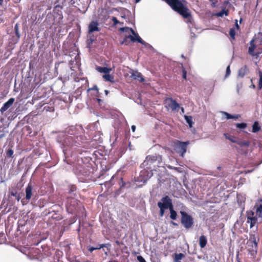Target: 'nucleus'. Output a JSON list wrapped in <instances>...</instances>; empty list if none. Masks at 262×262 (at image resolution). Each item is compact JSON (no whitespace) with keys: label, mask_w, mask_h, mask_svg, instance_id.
Here are the masks:
<instances>
[{"label":"nucleus","mask_w":262,"mask_h":262,"mask_svg":"<svg viewBox=\"0 0 262 262\" xmlns=\"http://www.w3.org/2000/svg\"><path fill=\"white\" fill-rule=\"evenodd\" d=\"M162 157L160 155L147 156L141 165L145 170L141 172L140 176L141 178L139 181L145 183L152 177V171L156 170L158 167L162 166Z\"/></svg>","instance_id":"f257e3e1"},{"label":"nucleus","mask_w":262,"mask_h":262,"mask_svg":"<svg viewBox=\"0 0 262 262\" xmlns=\"http://www.w3.org/2000/svg\"><path fill=\"white\" fill-rule=\"evenodd\" d=\"M165 1L174 11L178 12L184 18L191 16L187 7V2L185 0H163Z\"/></svg>","instance_id":"f03ea898"},{"label":"nucleus","mask_w":262,"mask_h":262,"mask_svg":"<svg viewBox=\"0 0 262 262\" xmlns=\"http://www.w3.org/2000/svg\"><path fill=\"white\" fill-rule=\"evenodd\" d=\"M258 242L259 238L256 234H253L250 235L249 239L247 242L248 250L252 256L255 255L257 252Z\"/></svg>","instance_id":"7ed1b4c3"},{"label":"nucleus","mask_w":262,"mask_h":262,"mask_svg":"<svg viewBox=\"0 0 262 262\" xmlns=\"http://www.w3.org/2000/svg\"><path fill=\"white\" fill-rule=\"evenodd\" d=\"M79 138H80L79 136L75 137L72 136H67L63 141V145L64 146V148L63 151L64 152L68 150L67 147H73L74 146H77L79 144Z\"/></svg>","instance_id":"20e7f679"},{"label":"nucleus","mask_w":262,"mask_h":262,"mask_svg":"<svg viewBox=\"0 0 262 262\" xmlns=\"http://www.w3.org/2000/svg\"><path fill=\"white\" fill-rule=\"evenodd\" d=\"M189 144V141L181 142L177 140L173 142L174 149L181 157H183L186 152L187 146Z\"/></svg>","instance_id":"39448f33"},{"label":"nucleus","mask_w":262,"mask_h":262,"mask_svg":"<svg viewBox=\"0 0 262 262\" xmlns=\"http://www.w3.org/2000/svg\"><path fill=\"white\" fill-rule=\"evenodd\" d=\"M181 223L186 229L191 228L193 224V219L185 211H181Z\"/></svg>","instance_id":"423d86ee"},{"label":"nucleus","mask_w":262,"mask_h":262,"mask_svg":"<svg viewBox=\"0 0 262 262\" xmlns=\"http://www.w3.org/2000/svg\"><path fill=\"white\" fill-rule=\"evenodd\" d=\"M165 107L167 110L172 111H178L180 108V105L176 101L171 98H167L165 100Z\"/></svg>","instance_id":"0eeeda50"},{"label":"nucleus","mask_w":262,"mask_h":262,"mask_svg":"<svg viewBox=\"0 0 262 262\" xmlns=\"http://www.w3.org/2000/svg\"><path fill=\"white\" fill-rule=\"evenodd\" d=\"M161 201L162 202H160L158 203V207L161 206L166 209H170L173 207L171 200L168 196H165L162 198Z\"/></svg>","instance_id":"6e6552de"},{"label":"nucleus","mask_w":262,"mask_h":262,"mask_svg":"<svg viewBox=\"0 0 262 262\" xmlns=\"http://www.w3.org/2000/svg\"><path fill=\"white\" fill-rule=\"evenodd\" d=\"M82 128L81 126H72L69 127V128L67 130V133L68 134L70 135V136H72L76 137L77 136H79L78 134L80 132H81Z\"/></svg>","instance_id":"1a4fd4ad"},{"label":"nucleus","mask_w":262,"mask_h":262,"mask_svg":"<svg viewBox=\"0 0 262 262\" xmlns=\"http://www.w3.org/2000/svg\"><path fill=\"white\" fill-rule=\"evenodd\" d=\"M134 35L135 36L136 38L131 35H129L127 37L128 38H129L133 42H135L137 41L138 42L144 45L147 48H152L151 46H150L149 44L145 42L144 40H143L142 38L138 34L136 33V35Z\"/></svg>","instance_id":"9d476101"},{"label":"nucleus","mask_w":262,"mask_h":262,"mask_svg":"<svg viewBox=\"0 0 262 262\" xmlns=\"http://www.w3.org/2000/svg\"><path fill=\"white\" fill-rule=\"evenodd\" d=\"M99 23L97 21H92L88 27L89 34H92L94 32L99 31L100 29L98 27Z\"/></svg>","instance_id":"9b49d317"},{"label":"nucleus","mask_w":262,"mask_h":262,"mask_svg":"<svg viewBox=\"0 0 262 262\" xmlns=\"http://www.w3.org/2000/svg\"><path fill=\"white\" fill-rule=\"evenodd\" d=\"M15 99L14 98H10L6 102H5L0 109L2 114L8 110L14 103Z\"/></svg>","instance_id":"f8f14e48"},{"label":"nucleus","mask_w":262,"mask_h":262,"mask_svg":"<svg viewBox=\"0 0 262 262\" xmlns=\"http://www.w3.org/2000/svg\"><path fill=\"white\" fill-rule=\"evenodd\" d=\"M254 41H255L254 39H252L250 41V47H249V49H248V53L252 56L258 57L259 56V54L261 53V52L254 53V51L256 48V45L254 43Z\"/></svg>","instance_id":"ddd939ff"},{"label":"nucleus","mask_w":262,"mask_h":262,"mask_svg":"<svg viewBox=\"0 0 262 262\" xmlns=\"http://www.w3.org/2000/svg\"><path fill=\"white\" fill-rule=\"evenodd\" d=\"M33 186L31 183H29L25 189L26 199L27 200H30L32 195Z\"/></svg>","instance_id":"4468645a"},{"label":"nucleus","mask_w":262,"mask_h":262,"mask_svg":"<svg viewBox=\"0 0 262 262\" xmlns=\"http://www.w3.org/2000/svg\"><path fill=\"white\" fill-rule=\"evenodd\" d=\"M248 221L247 223H250V228H252L254 226H255L256 224H258L259 223H261V222H259V219L255 216H250L249 215L248 217Z\"/></svg>","instance_id":"2eb2a0df"},{"label":"nucleus","mask_w":262,"mask_h":262,"mask_svg":"<svg viewBox=\"0 0 262 262\" xmlns=\"http://www.w3.org/2000/svg\"><path fill=\"white\" fill-rule=\"evenodd\" d=\"M131 77L135 80H138L141 82L144 80V78L142 77L141 74L136 71H133L131 73Z\"/></svg>","instance_id":"dca6fc26"},{"label":"nucleus","mask_w":262,"mask_h":262,"mask_svg":"<svg viewBox=\"0 0 262 262\" xmlns=\"http://www.w3.org/2000/svg\"><path fill=\"white\" fill-rule=\"evenodd\" d=\"M242 148H247L250 145V142L248 141L241 140L237 139V142H236Z\"/></svg>","instance_id":"f3484780"},{"label":"nucleus","mask_w":262,"mask_h":262,"mask_svg":"<svg viewBox=\"0 0 262 262\" xmlns=\"http://www.w3.org/2000/svg\"><path fill=\"white\" fill-rule=\"evenodd\" d=\"M76 190V187L74 186H72L70 187V190L69 191V193L70 195L68 196V198H72L74 199L77 196L76 193L75 192Z\"/></svg>","instance_id":"a211bd4d"},{"label":"nucleus","mask_w":262,"mask_h":262,"mask_svg":"<svg viewBox=\"0 0 262 262\" xmlns=\"http://www.w3.org/2000/svg\"><path fill=\"white\" fill-rule=\"evenodd\" d=\"M248 70L247 66H244L241 68L238 72V77H243L245 75L248 73Z\"/></svg>","instance_id":"6ab92c4d"},{"label":"nucleus","mask_w":262,"mask_h":262,"mask_svg":"<svg viewBox=\"0 0 262 262\" xmlns=\"http://www.w3.org/2000/svg\"><path fill=\"white\" fill-rule=\"evenodd\" d=\"M207 238L204 235H201L199 238V245L201 248H204L207 244Z\"/></svg>","instance_id":"aec40b11"},{"label":"nucleus","mask_w":262,"mask_h":262,"mask_svg":"<svg viewBox=\"0 0 262 262\" xmlns=\"http://www.w3.org/2000/svg\"><path fill=\"white\" fill-rule=\"evenodd\" d=\"M96 70L100 73H104L105 74L107 73H110L111 71V68H107V67H97Z\"/></svg>","instance_id":"412c9836"},{"label":"nucleus","mask_w":262,"mask_h":262,"mask_svg":"<svg viewBox=\"0 0 262 262\" xmlns=\"http://www.w3.org/2000/svg\"><path fill=\"white\" fill-rule=\"evenodd\" d=\"M260 129H261V127L259 126L258 122H257V121L254 122V123H253V124L252 125V132L253 133H255L259 132L260 130Z\"/></svg>","instance_id":"4be33fe9"},{"label":"nucleus","mask_w":262,"mask_h":262,"mask_svg":"<svg viewBox=\"0 0 262 262\" xmlns=\"http://www.w3.org/2000/svg\"><path fill=\"white\" fill-rule=\"evenodd\" d=\"M103 78L107 81H110L111 82H114V76L110 74V73H107L103 75Z\"/></svg>","instance_id":"5701e85b"},{"label":"nucleus","mask_w":262,"mask_h":262,"mask_svg":"<svg viewBox=\"0 0 262 262\" xmlns=\"http://www.w3.org/2000/svg\"><path fill=\"white\" fill-rule=\"evenodd\" d=\"M255 40L256 41L257 46H262V33H259L258 34L257 37L256 38ZM261 53H262V49H261Z\"/></svg>","instance_id":"b1692460"},{"label":"nucleus","mask_w":262,"mask_h":262,"mask_svg":"<svg viewBox=\"0 0 262 262\" xmlns=\"http://www.w3.org/2000/svg\"><path fill=\"white\" fill-rule=\"evenodd\" d=\"M224 135L226 139L230 140L231 142L235 143L236 142H237V139L236 137L231 136L228 134L225 133Z\"/></svg>","instance_id":"393cba45"},{"label":"nucleus","mask_w":262,"mask_h":262,"mask_svg":"<svg viewBox=\"0 0 262 262\" xmlns=\"http://www.w3.org/2000/svg\"><path fill=\"white\" fill-rule=\"evenodd\" d=\"M184 118L186 122L189 124L190 127L192 126V124H193V122L192 120V117L190 116H184Z\"/></svg>","instance_id":"a878e982"},{"label":"nucleus","mask_w":262,"mask_h":262,"mask_svg":"<svg viewBox=\"0 0 262 262\" xmlns=\"http://www.w3.org/2000/svg\"><path fill=\"white\" fill-rule=\"evenodd\" d=\"M228 14H229L228 10H227L225 9H224L221 11L217 13L216 14V15L219 17H223L224 15L226 16L228 15Z\"/></svg>","instance_id":"bb28decb"},{"label":"nucleus","mask_w":262,"mask_h":262,"mask_svg":"<svg viewBox=\"0 0 262 262\" xmlns=\"http://www.w3.org/2000/svg\"><path fill=\"white\" fill-rule=\"evenodd\" d=\"M120 30L123 32H130L133 35H136V33L132 28L128 27L121 28Z\"/></svg>","instance_id":"cd10ccee"},{"label":"nucleus","mask_w":262,"mask_h":262,"mask_svg":"<svg viewBox=\"0 0 262 262\" xmlns=\"http://www.w3.org/2000/svg\"><path fill=\"white\" fill-rule=\"evenodd\" d=\"M170 219L173 220H176L177 218V214L176 211H175L173 209V207L171 208H170Z\"/></svg>","instance_id":"c85d7f7f"},{"label":"nucleus","mask_w":262,"mask_h":262,"mask_svg":"<svg viewBox=\"0 0 262 262\" xmlns=\"http://www.w3.org/2000/svg\"><path fill=\"white\" fill-rule=\"evenodd\" d=\"M258 76L259 77L258 86L260 89H261L262 88V71H261L260 70L258 71Z\"/></svg>","instance_id":"c756f323"},{"label":"nucleus","mask_w":262,"mask_h":262,"mask_svg":"<svg viewBox=\"0 0 262 262\" xmlns=\"http://www.w3.org/2000/svg\"><path fill=\"white\" fill-rule=\"evenodd\" d=\"M256 211H262V200L259 203H257L255 205Z\"/></svg>","instance_id":"7c9ffc66"},{"label":"nucleus","mask_w":262,"mask_h":262,"mask_svg":"<svg viewBox=\"0 0 262 262\" xmlns=\"http://www.w3.org/2000/svg\"><path fill=\"white\" fill-rule=\"evenodd\" d=\"M235 126L239 129H245L246 128L247 124L246 123H236Z\"/></svg>","instance_id":"2f4dec72"},{"label":"nucleus","mask_w":262,"mask_h":262,"mask_svg":"<svg viewBox=\"0 0 262 262\" xmlns=\"http://www.w3.org/2000/svg\"><path fill=\"white\" fill-rule=\"evenodd\" d=\"M256 216L259 219V222H262V211H256Z\"/></svg>","instance_id":"473e14b6"},{"label":"nucleus","mask_w":262,"mask_h":262,"mask_svg":"<svg viewBox=\"0 0 262 262\" xmlns=\"http://www.w3.org/2000/svg\"><path fill=\"white\" fill-rule=\"evenodd\" d=\"M229 34L231 36V37L234 39L235 38V31L233 28H231L229 31Z\"/></svg>","instance_id":"72a5a7b5"},{"label":"nucleus","mask_w":262,"mask_h":262,"mask_svg":"<svg viewBox=\"0 0 262 262\" xmlns=\"http://www.w3.org/2000/svg\"><path fill=\"white\" fill-rule=\"evenodd\" d=\"M14 29H15L16 35L17 36V37L18 38H19L20 37V34H19V31H18V25L17 24H16L15 25Z\"/></svg>","instance_id":"f704fd0d"},{"label":"nucleus","mask_w":262,"mask_h":262,"mask_svg":"<svg viewBox=\"0 0 262 262\" xmlns=\"http://www.w3.org/2000/svg\"><path fill=\"white\" fill-rule=\"evenodd\" d=\"M13 154V150L11 149H9L7 152L6 155L9 157H11Z\"/></svg>","instance_id":"c9c22d12"},{"label":"nucleus","mask_w":262,"mask_h":262,"mask_svg":"<svg viewBox=\"0 0 262 262\" xmlns=\"http://www.w3.org/2000/svg\"><path fill=\"white\" fill-rule=\"evenodd\" d=\"M222 114L224 115L227 119H230L231 117V115L226 112H222Z\"/></svg>","instance_id":"e433bc0d"},{"label":"nucleus","mask_w":262,"mask_h":262,"mask_svg":"<svg viewBox=\"0 0 262 262\" xmlns=\"http://www.w3.org/2000/svg\"><path fill=\"white\" fill-rule=\"evenodd\" d=\"M160 208V215L161 216H163L165 210L166 209V208H164L162 207H159Z\"/></svg>","instance_id":"4c0bfd02"},{"label":"nucleus","mask_w":262,"mask_h":262,"mask_svg":"<svg viewBox=\"0 0 262 262\" xmlns=\"http://www.w3.org/2000/svg\"><path fill=\"white\" fill-rule=\"evenodd\" d=\"M137 259L139 262H146L145 259L141 255L137 256Z\"/></svg>","instance_id":"58836bf2"},{"label":"nucleus","mask_w":262,"mask_h":262,"mask_svg":"<svg viewBox=\"0 0 262 262\" xmlns=\"http://www.w3.org/2000/svg\"><path fill=\"white\" fill-rule=\"evenodd\" d=\"M230 73H231V71H230V66H228L226 69L225 77H227L228 76H229V75L230 74Z\"/></svg>","instance_id":"ea45409f"},{"label":"nucleus","mask_w":262,"mask_h":262,"mask_svg":"<svg viewBox=\"0 0 262 262\" xmlns=\"http://www.w3.org/2000/svg\"><path fill=\"white\" fill-rule=\"evenodd\" d=\"M112 20L114 22V25L115 26L120 23V22L117 20V18L115 17H113L112 18Z\"/></svg>","instance_id":"a19ab883"},{"label":"nucleus","mask_w":262,"mask_h":262,"mask_svg":"<svg viewBox=\"0 0 262 262\" xmlns=\"http://www.w3.org/2000/svg\"><path fill=\"white\" fill-rule=\"evenodd\" d=\"M107 244H101L99 245L98 246L95 247V250L100 249L101 248L106 247Z\"/></svg>","instance_id":"79ce46f5"},{"label":"nucleus","mask_w":262,"mask_h":262,"mask_svg":"<svg viewBox=\"0 0 262 262\" xmlns=\"http://www.w3.org/2000/svg\"><path fill=\"white\" fill-rule=\"evenodd\" d=\"M182 73H183V75H182L183 78L186 80L187 72L184 69H183Z\"/></svg>","instance_id":"37998d69"},{"label":"nucleus","mask_w":262,"mask_h":262,"mask_svg":"<svg viewBox=\"0 0 262 262\" xmlns=\"http://www.w3.org/2000/svg\"><path fill=\"white\" fill-rule=\"evenodd\" d=\"M240 117H241L240 115H238V114H237L235 115H231V119H233L236 120V119H238Z\"/></svg>","instance_id":"c03bdc74"},{"label":"nucleus","mask_w":262,"mask_h":262,"mask_svg":"<svg viewBox=\"0 0 262 262\" xmlns=\"http://www.w3.org/2000/svg\"><path fill=\"white\" fill-rule=\"evenodd\" d=\"M247 217H248V215H249L250 216H253L254 212L252 211H248L247 212Z\"/></svg>","instance_id":"a18cd8bd"},{"label":"nucleus","mask_w":262,"mask_h":262,"mask_svg":"<svg viewBox=\"0 0 262 262\" xmlns=\"http://www.w3.org/2000/svg\"><path fill=\"white\" fill-rule=\"evenodd\" d=\"M94 41V39L92 38V37H90L89 39H88V44H90L92 43Z\"/></svg>","instance_id":"49530a36"},{"label":"nucleus","mask_w":262,"mask_h":262,"mask_svg":"<svg viewBox=\"0 0 262 262\" xmlns=\"http://www.w3.org/2000/svg\"><path fill=\"white\" fill-rule=\"evenodd\" d=\"M242 86V84H238L237 85V91L238 93L239 92V89L241 88Z\"/></svg>","instance_id":"de8ad7c7"},{"label":"nucleus","mask_w":262,"mask_h":262,"mask_svg":"<svg viewBox=\"0 0 262 262\" xmlns=\"http://www.w3.org/2000/svg\"><path fill=\"white\" fill-rule=\"evenodd\" d=\"M92 90H96L98 91V88L97 85H94L93 87L91 89Z\"/></svg>","instance_id":"09e8293b"},{"label":"nucleus","mask_w":262,"mask_h":262,"mask_svg":"<svg viewBox=\"0 0 262 262\" xmlns=\"http://www.w3.org/2000/svg\"><path fill=\"white\" fill-rule=\"evenodd\" d=\"M235 26L236 27V28H237V29H238L239 28V27L237 24V20H235Z\"/></svg>","instance_id":"8fccbe9b"},{"label":"nucleus","mask_w":262,"mask_h":262,"mask_svg":"<svg viewBox=\"0 0 262 262\" xmlns=\"http://www.w3.org/2000/svg\"><path fill=\"white\" fill-rule=\"evenodd\" d=\"M94 250H95V247H91L89 249V251L90 252H93Z\"/></svg>","instance_id":"3c124183"},{"label":"nucleus","mask_w":262,"mask_h":262,"mask_svg":"<svg viewBox=\"0 0 262 262\" xmlns=\"http://www.w3.org/2000/svg\"><path fill=\"white\" fill-rule=\"evenodd\" d=\"M17 194V193L16 192H11V195L12 196H16Z\"/></svg>","instance_id":"603ef678"},{"label":"nucleus","mask_w":262,"mask_h":262,"mask_svg":"<svg viewBox=\"0 0 262 262\" xmlns=\"http://www.w3.org/2000/svg\"><path fill=\"white\" fill-rule=\"evenodd\" d=\"M132 130L133 132H134L136 130V126L135 125H132L131 127Z\"/></svg>","instance_id":"864d4df0"},{"label":"nucleus","mask_w":262,"mask_h":262,"mask_svg":"<svg viewBox=\"0 0 262 262\" xmlns=\"http://www.w3.org/2000/svg\"><path fill=\"white\" fill-rule=\"evenodd\" d=\"M15 197H16V199H17V201H19L20 199L19 195L17 194Z\"/></svg>","instance_id":"5fc2aeb1"},{"label":"nucleus","mask_w":262,"mask_h":262,"mask_svg":"<svg viewBox=\"0 0 262 262\" xmlns=\"http://www.w3.org/2000/svg\"><path fill=\"white\" fill-rule=\"evenodd\" d=\"M181 113L182 114L184 113L185 111H184V108L183 107H181Z\"/></svg>","instance_id":"6e6d98bb"},{"label":"nucleus","mask_w":262,"mask_h":262,"mask_svg":"<svg viewBox=\"0 0 262 262\" xmlns=\"http://www.w3.org/2000/svg\"><path fill=\"white\" fill-rule=\"evenodd\" d=\"M104 92H105L106 95H107L109 92L107 90H105Z\"/></svg>","instance_id":"4d7b16f0"},{"label":"nucleus","mask_w":262,"mask_h":262,"mask_svg":"<svg viewBox=\"0 0 262 262\" xmlns=\"http://www.w3.org/2000/svg\"><path fill=\"white\" fill-rule=\"evenodd\" d=\"M4 0H0V6H1L3 3Z\"/></svg>","instance_id":"13d9d810"},{"label":"nucleus","mask_w":262,"mask_h":262,"mask_svg":"<svg viewBox=\"0 0 262 262\" xmlns=\"http://www.w3.org/2000/svg\"><path fill=\"white\" fill-rule=\"evenodd\" d=\"M172 224L173 225H174V226H177V225H178V224H177V223H174V222H172Z\"/></svg>","instance_id":"bf43d9fd"},{"label":"nucleus","mask_w":262,"mask_h":262,"mask_svg":"<svg viewBox=\"0 0 262 262\" xmlns=\"http://www.w3.org/2000/svg\"><path fill=\"white\" fill-rule=\"evenodd\" d=\"M21 202H22V203H23V205H24V204H25V202H24V199H23V200H21Z\"/></svg>","instance_id":"052dcab7"},{"label":"nucleus","mask_w":262,"mask_h":262,"mask_svg":"<svg viewBox=\"0 0 262 262\" xmlns=\"http://www.w3.org/2000/svg\"><path fill=\"white\" fill-rule=\"evenodd\" d=\"M140 1V0H136V3H139Z\"/></svg>","instance_id":"680f3d73"},{"label":"nucleus","mask_w":262,"mask_h":262,"mask_svg":"<svg viewBox=\"0 0 262 262\" xmlns=\"http://www.w3.org/2000/svg\"><path fill=\"white\" fill-rule=\"evenodd\" d=\"M182 57H183V58H184V55H182Z\"/></svg>","instance_id":"e2e57ef3"},{"label":"nucleus","mask_w":262,"mask_h":262,"mask_svg":"<svg viewBox=\"0 0 262 262\" xmlns=\"http://www.w3.org/2000/svg\"><path fill=\"white\" fill-rule=\"evenodd\" d=\"M108 262H111V261H108Z\"/></svg>","instance_id":"0e129e2a"}]
</instances>
